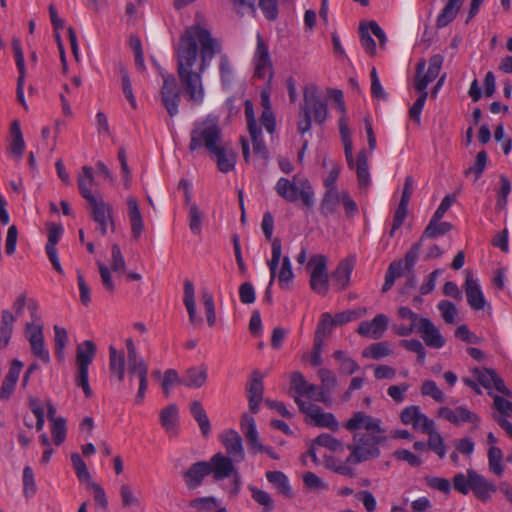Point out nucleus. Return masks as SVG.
<instances>
[{"instance_id":"nucleus-1","label":"nucleus","mask_w":512,"mask_h":512,"mask_svg":"<svg viewBox=\"0 0 512 512\" xmlns=\"http://www.w3.org/2000/svg\"><path fill=\"white\" fill-rule=\"evenodd\" d=\"M174 50L182 87L190 100L201 104L205 95L202 76L214 56L221 53V43L211 35L206 25L196 22L186 27Z\"/></svg>"},{"instance_id":"nucleus-2","label":"nucleus","mask_w":512,"mask_h":512,"mask_svg":"<svg viewBox=\"0 0 512 512\" xmlns=\"http://www.w3.org/2000/svg\"><path fill=\"white\" fill-rule=\"evenodd\" d=\"M453 486L456 491L463 495L472 492L480 501H490L497 492V486L485 476L473 469H467L466 475L457 473L453 478Z\"/></svg>"},{"instance_id":"nucleus-3","label":"nucleus","mask_w":512,"mask_h":512,"mask_svg":"<svg viewBox=\"0 0 512 512\" xmlns=\"http://www.w3.org/2000/svg\"><path fill=\"white\" fill-rule=\"evenodd\" d=\"M257 44L253 55L254 76L259 79H267V86L261 91L260 104L263 111L272 110L270 102V80L273 76V65L269 52V46L262 35L257 33Z\"/></svg>"},{"instance_id":"nucleus-4","label":"nucleus","mask_w":512,"mask_h":512,"mask_svg":"<svg viewBox=\"0 0 512 512\" xmlns=\"http://www.w3.org/2000/svg\"><path fill=\"white\" fill-rule=\"evenodd\" d=\"M276 193L288 202H296L301 199L306 207L315 204V193L309 180L300 175H295L290 180L281 177L275 185Z\"/></svg>"},{"instance_id":"nucleus-5","label":"nucleus","mask_w":512,"mask_h":512,"mask_svg":"<svg viewBox=\"0 0 512 512\" xmlns=\"http://www.w3.org/2000/svg\"><path fill=\"white\" fill-rule=\"evenodd\" d=\"M328 117L327 104L321 99L315 90H306L304 103L300 107L297 129L300 134H305L311 129L312 119L316 124H323Z\"/></svg>"},{"instance_id":"nucleus-6","label":"nucleus","mask_w":512,"mask_h":512,"mask_svg":"<svg viewBox=\"0 0 512 512\" xmlns=\"http://www.w3.org/2000/svg\"><path fill=\"white\" fill-rule=\"evenodd\" d=\"M190 136L189 150L192 152L205 148L211 153L221 145V130L217 120L210 116L196 122Z\"/></svg>"},{"instance_id":"nucleus-7","label":"nucleus","mask_w":512,"mask_h":512,"mask_svg":"<svg viewBox=\"0 0 512 512\" xmlns=\"http://www.w3.org/2000/svg\"><path fill=\"white\" fill-rule=\"evenodd\" d=\"M353 440L354 443L348 446L351 451L348 461L362 463L379 457L380 449L378 445L383 442L384 436L355 434Z\"/></svg>"},{"instance_id":"nucleus-8","label":"nucleus","mask_w":512,"mask_h":512,"mask_svg":"<svg viewBox=\"0 0 512 512\" xmlns=\"http://www.w3.org/2000/svg\"><path fill=\"white\" fill-rule=\"evenodd\" d=\"M96 354V346L90 340H85L77 346L76 364L78 375L76 384L83 389L86 397L92 396V389L88 380V368Z\"/></svg>"},{"instance_id":"nucleus-9","label":"nucleus","mask_w":512,"mask_h":512,"mask_svg":"<svg viewBox=\"0 0 512 512\" xmlns=\"http://www.w3.org/2000/svg\"><path fill=\"white\" fill-rule=\"evenodd\" d=\"M310 269V287L319 295L325 296L329 288L327 273V258L324 255H314L308 261Z\"/></svg>"},{"instance_id":"nucleus-10","label":"nucleus","mask_w":512,"mask_h":512,"mask_svg":"<svg viewBox=\"0 0 512 512\" xmlns=\"http://www.w3.org/2000/svg\"><path fill=\"white\" fill-rule=\"evenodd\" d=\"M444 62V57L441 54H435L429 59V66L427 72L424 73L426 62L421 60L416 66V79L415 89L419 93H427V86L434 81L440 73Z\"/></svg>"},{"instance_id":"nucleus-11","label":"nucleus","mask_w":512,"mask_h":512,"mask_svg":"<svg viewBox=\"0 0 512 512\" xmlns=\"http://www.w3.org/2000/svg\"><path fill=\"white\" fill-rule=\"evenodd\" d=\"M295 402L300 410L311 419L314 425L328 428L332 431L339 429V423L334 414L324 412L319 406L300 400L298 397L295 398Z\"/></svg>"},{"instance_id":"nucleus-12","label":"nucleus","mask_w":512,"mask_h":512,"mask_svg":"<svg viewBox=\"0 0 512 512\" xmlns=\"http://www.w3.org/2000/svg\"><path fill=\"white\" fill-rule=\"evenodd\" d=\"M344 427L352 432L357 430H365L360 435L383 436L385 429L381 427V420L366 414L365 412H355L352 417L344 424Z\"/></svg>"},{"instance_id":"nucleus-13","label":"nucleus","mask_w":512,"mask_h":512,"mask_svg":"<svg viewBox=\"0 0 512 512\" xmlns=\"http://www.w3.org/2000/svg\"><path fill=\"white\" fill-rule=\"evenodd\" d=\"M241 430L246 437L247 443L255 453H266L272 459L278 460L279 455L272 447L264 446L258 436L255 420L252 416L244 414L240 422Z\"/></svg>"},{"instance_id":"nucleus-14","label":"nucleus","mask_w":512,"mask_h":512,"mask_svg":"<svg viewBox=\"0 0 512 512\" xmlns=\"http://www.w3.org/2000/svg\"><path fill=\"white\" fill-rule=\"evenodd\" d=\"M163 85L161 87V100L171 117L178 114L180 93L176 79L172 74H162Z\"/></svg>"},{"instance_id":"nucleus-15","label":"nucleus","mask_w":512,"mask_h":512,"mask_svg":"<svg viewBox=\"0 0 512 512\" xmlns=\"http://www.w3.org/2000/svg\"><path fill=\"white\" fill-rule=\"evenodd\" d=\"M127 374L132 384L135 378L138 379L139 388L135 396V403L140 405L144 402L145 393L148 387V365L144 359L127 362Z\"/></svg>"},{"instance_id":"nucleus-16","label":"nucleus","mask_w":512,"mask_h":512,"mask_svg":"<svg viewBox=\"0 0 512 512\" xmlns=\"http://www.w3.org/2000/svg\"><path fill=\"white\" fill-rule=\"evenodd\" d=\"M88 202L91 206L93 220L98 224L101 235L107 234L109 226L114 231L112 206L102 198H95Z\"/></svg>"},{"instance_id":"nucleus-17","label":"nucleus","mask_w":512,"mask_h":512,"mask_svg":"<svg viewBox=\"0 0 512 512\" xmlns=\"http://www.w3.org/2000/svg\"><path fill=\"white\" fill-rule=\"evenodd\" d=\"M437 415L456 426H460L468 422L478 425L480 422V417L465 406H457L454 409L442 406L438 409Z\"/></svg>"},{"instance_id":"nucleus-18","label":"nucleus","mask_w":512,"mask_h":512,"mask_svg":"<svg viewBox=\"0 0 512 512\" xmlns=\"http://www.w3.org/2000/svg\"><path fill=\"white\" fill-rule=\"evenodd\" d=\"M206 462L210 468V474L213 475L215 481L224 480L238 472L234 466L235 461L220 452L214 454Z\"/></svg>"},{"instance_id":"nucleus-19","label":"nucleus","mask_w":512,"mask_h":512,"mask_svg":"<svg viewBox=\"0 0 512 512\" xmlns=\"http://www.w3.org/2000/svg\"><path fill=\"white\" fill-rule=\"evenodd\" d=\"M417 333L425 345L430 348L441 349L446 344V339L441 334L439 328L429 318L425 317L419 322Z\"/></svg>"},{"instance_id":"nucleus-20","label":"nucleus","mask_w":512,"mask_h":512,"mask_svg":"<svg viewBox=\"0 0 512 512\" xmlns=\"http://www.w3.org/2000/svg\"><path fill=\"white\" fill-rule=\"evenodd\" d=\"M25 335L31 345L34 356L44 363L50 362L49 351L45 348L43 326L42 325H26Z\"/></svg>"},{"instance_id":"nucleus-21","label":"nucleus","mask_w":512,"mask_h":512,"mask_svg":"<svg viewBox=\"0 0 512 512\" xmlns=\"http://www.w3.org/2000/svg\"><path fill=\"white\" fill-rule=\"evenodd\" d=\"M228 457L235 462H242L245 459V451L240 434L235 430H226L219 436Z\"/></svg>"},{"instance_id":"nucleus-22","label":"nucleus","mask_w":512,"mask_h":512,"mask_svg":"<svg viewBox=\"0 0 512 512\" xmlns=\"http://www.w3.org/2000/svg\"><path fill=\"white\" fill-rule=\"evenodd\" d=\"M400 419L403 424L411 425L413 429L422 433L431 428L434 423V420L428 418L416 405L405 407L400 413Z\"/></svg>"},{"instance_id":"nucleus-23","label":"nucleus","mask_w":512,"mask_h":512,"mask_svg":"<svg viewBox=\"0 0 512 512\" xmlns=\"http://www.w3.org/2000/svg\"><path fill=\"white\" fill-rule=\"evenodd\" d=\"M389 319L385 314H377L370 321H362L357 329L358 334L374 340L383 337L388 328Z\"/></svg>"},{"instance_id":"nucleus-24","label":"nucleus","mask_w":512,"mask_h":512,"mask_svg":"<svg viewBox=\"0 0 512 512\" xmlns=\"http://www.w3.org/2000/svg\"><path fill=\"white\" fill-rule=\"evenodd\" d=\"M355 262L356 258L354 256H349L340 261L331 276L332 284L336 290L342 291L349 286Z\"/></svg>"},{"instance_id":"nucleus-25","label":"nucleus","mask_w":512,"mask_h":512,"mask_svg":"<svg viewBox=\"0 0 512 512\" xmlns=\"http://www.w3.org/2000/svg\"><path fill=\"white\" fill-rule=\"evenodd\" d=\"M465 293L467 302L470 307L474 310H481L485 307L486 300L480 284L473 274L470 272L466 273L465 279Z\"/></svg>"},{"instance_id":"nucleus-26","label":"nucleus","mask_w":512,"mask_h":512,"mask_svg":"<svg viewBox=\"0 0 512 512\" xmlns=\"http://www.w3.org/2000/svg\"><path fill=\"white\" fill-rule=\"evenodd\" d=\"M210 475V468L206 461L193 463L184 473L183 477L188 489H196L202 485L206 476Z\"/></svg>"},{"instance_id":"nucleus-27","label":"nucleus","mask_w":512,"mask_h":512,"mask_svg":"<svg viewBox=\"0 0 512 512\" xmlns=\"http://www.w3.org/2000/svg\"><path fill=\"white\" fill-rule=\"evenodd\" d=\"M263 376L259 371H253L251 379L247 384V394L249 408L253 413H257L259 405L263 399Z\"/></svg>"},{"instance_id":"nucleus-28","label":"nucleus","mask_w":512,"mask_h":512,"mask_svg":"<svg viewBox=\"0 0 512 512\" xmlns=\"http://www.w3.org/2000/svg\"><path fill=\"white\" fill-rule=\"evenodd\" d=\"M127 215L131 226V234L134 239L140 238L144 232L145 225L139 203L134 196L127 198Z\"/></svg>"},{"instance_id":"nucleus-29","label":"nucleus","mask_w":512,"mask_h":512,"mask_svg":"<svg viewBox=\"0 0 512 512\" xmlns=\"http://www.w3.org/2000/svg\"><path fill=\"white\" fill-rule=\"evenodd\" d=\"M464 0H445L444 7L436 18V27L444 28L448 26L458 15Z\"/></svg>"},{"instance_id":"nucleus-30","label":"nucleus","mask_w":512,"mask_h":512,"mask_svg":"<svg viewBox=\"0 0 512 512\" xmlns=\"http://www.w3.org/2000/svg\"><path fill=\"white\" fill-rule=\"evenodd\" d=\"M211 153L215 156L217 167L221 172L228 173L235 168L236 154L233 150L220 145Z\"/></svg>"},{"instance_id":"nucleus-31","label":"nucleus","mask_w":512,"mask_h":512,"mask_svg":"<svg viewBox=\"0 0 512 512\" xmlns=\"http://www.w3.org/2000/svg\"><path fill=\"white\" fill-rule=\"evenodd\" d=\"M78 188L83 198L87 201L93 200L96 197L92 193V186L95 184V178L93 176V170L89 166L82 167L80 174L78 175Z\"/></svg>"},{"instance_id":"nucleus-32","label":"nucleus","mask_w":512,"mask_h":512,"mask_svg":"<svg viewBox=\"0 0 512 512\" xmlns=\"http://www.w3.org/2000/svg\"><path fill=\"white\" fill-rule=\"evenodd\" d=\"M352 169L356 170L359 186L361 188H366L370 183L368 154L366 150L362 149L358 152L357 159L356 161L354 160Z\"/></svg>"},{"instance_id":"nucleus-33","label":"nucleus","mask_w":512,"mask_h":512,"mask_svg":"<svg viewBox=\"0 0 512 512\" xmlns=\"http://www.w3.org/2000/svg\"><path fill=\"white\" fill-rule=\"evenodd\" d=\"M207 380V368L205 366L191 367L183 375V385L196 389L202 387Z\"/></svg>"},{"instance_id":"nucleus-34","label":"nucleus","mask_w":512,"mask_h":512,"mask_svg":"<svg viewBox=\"0 0 512 512\" xmlns=\"http://www.w3.org/2000/svg\"><path fill=\"white\" fill-rule=\"evenodd\" d=\"M183 302L186 306L188 315H189V321L195 325L197 323L201 322V319L197 317L196 312V304H195V290L193 283L186 279L184 281V297Z\"/></svg>"},{"instance_id":"nucleus-35","label":"nucleus","mask_w":512,"mask_h":512,"mask_svg":"<svg viewBox=\"0 0 512 512\" xmlns=\"http://www.w3.org/2000/svg\"><path fill=\"white\" fill-rule=\"evenodd\" d=\"M160 422L165 431L175 435L178 425V408L175 404H170L160 412Z\"/></svg>"},{"instance_id":"nucleus-36","label":"nucleus","mask_w":512,"mask_h":512,"mask_svg":"<svg viewBox=\"0 0 512 512\" xmlns=\"http://www.w3.org/2000/svg\"><path fill=\"white\" fill-rule=\"evenodd\" d=\"M424 434L428 435V448L438 455L439 458H444L446 455V446L441 434L436 430L435 422L431 428L424 430Z\"/></svg>"},{"instance_id":"nucleus-37","label":"nucleus","mask_w":512,"mask_h":512,"mask_svg":"<svg viewBox=\"0 0 512 512\" xmlns=\"http://www.w3.org/2000/svg\"><path fill=\"white\" fill-rule=\"evenodd\" d=\"M14 322V314L9 310H4L2 312L0 325V349L5 348L9 344L13 333Z\"/></svg>"},{"instance_id":"nucleus-38","label":"nucleus","mask_w":512,"mask_h":512,"mask_svg":"<svg viewBox=\"0 0 512 512\" xmlns=\"http://www.w3.org/2000/svg\"><path fill=\"white\" fill-rule=\"evenodd\" d=\"M341 202V193L337 188L326 189L322 198L320 210L325 216L333 214Z\"/></svg>"},{"instance_id":"nucleus-39","label":"nucleus","mask_w":512,"mask_h":512,"mask_svg":"<svg viewBox=\"0 0 512 512\" xmlns=\"http://www.w3.org/2000/svg\"><path fill=\"white\" fill-rule=\"evenodd\" d=\"M109 368L119 381L125 377V358L122 352H118L114 346L109 347Z\"/></svg>"},{"instance_id":"nucleus-40","label":"nucleus","mask_w":512,"mask_h":512,"mask_svg":"<svg viewBox=\"0 0 512 512\" xmlns=\"http://www.w3.org/2000/svg\"><path fill=\"white\" fill-rule=\"evenodd\" d=\"M266 479L277 487L279 492L288 498L292 497V489L288 477L281 471H267Z\"/></svg>"},{"instance_id":"nucleus-41","label":"nucleus","mask_w":512,"mask_h":512,"mask_svg":"<svg viewBox=\"0 0 512 512\" xmlns=\"http://www.w3.org/2000/svg\"><path fill=\"white\" fill-rule=\"evenodd\" d=\"M487 458L489 471L498 477L502 476L505 470L502 450L499 447H489Z\"/></svg>"},{"instance_id":"nucleus-42","label":"nucleus","mask_w":512,"mask_h":512,"mask_svg":"<svg viewBox=\"0 0 512 512\" xmlns=\"http://www.w3.org/2000/svg\"><path fill=\"white\" fill-rule=\"evenodd\" d=\"M282 245L279 238H275L271 243V259L268 261L270 271L269 286H271L276 278L277 269L281 260Z\"/></svg>"},{"instance_id":"nucleus-43","label":"nucleus","mask_w":512,"mask_h":512,"mask_svg":"<svg viewBox=\"0 0 512 512\" xmlns=\"http://www.w3.org/2000/svg\"><path fill=\"white\" fill-rule=\"evenodd\" d=\"M452 229L449 222H441L440 219L431 218L429 224L425 228L421 239L435 238L437 236L445 235Z\"/></svg>"},{"instance_id":"nucleus-44","label":"nucleus","mask_w":512,"mask_h":512,"mask_svg":"<svg viewBox=\"0 0 512 512\" xmlns=\"http://www.w3.org/2000/svg\"><path fill=\"white\" fill-rule=\"evenodd\" d=\"M190 412L197 421L203 435H208L211 429L210 421L202 406L198 401H193L190 405Z\"/></svg>"},{"instance_id":"nucleus-45","label":"nucleus","mask_w":512,"mask_h":512,"mask_svg":"<svg viewBox=\"0 0 512 512\" xmlns=\"http://www.w3.org/2000/svg\"><path fill=\"white\" fill-rule=\"evenodd\" d=\"M393 351L388 342L373 343L362 352L363 357L379 360L392 355Z\"/></svg>"},{"instance_id":"nucleus-46","label":"nucleus","mask_w":512,"mask_h":512,"mask_svg":"<svg viewBox=\"0 0 512 512\" xmlns=\"http://www.w3.org/2000/svg\"><path fill=\"white\" fill-rule=\"evenodd\" d=\"M11 143L10 150L13 154L21 156L25 150V142L21 132L20 124L17 120L13 121L11 125Z\"/></svg>"},{"instance_id":"nucleus-47","label":"nucleus","mask_w":512,"mask_h":512,"mask_svg":"<svg viewBox=\"0 0 512 512\" xmlns=\"http://www.w3.org/2000/svg\"><path fill=\"white\" fill-rule=\"evenodd\" d=\"M219 71L223 86H229L234 79V68L226 54H222L219 58Z\"/></svg>"},{"instance_id":"nucleus-48","label":"nucleus","mask_w":512,"mask_h":512,"mask_svg":"<svg viewBox=\"0 0 512 512\" xmlns=\"http://www.w3.org/2000/svg\"><path fill=\"white\" fill-rule=\"evenodd\" d=\"M333 326L336 325L331 314L328 312L323 313L321 315L320 322L318 323L314 339H319L323 343L324 338L331 333Z\"/></svg>"},{"instance_id":"nucleus-49","label":"nucleus","mask_w":512,"mask_h":512,"mask_svg":"<svg viewBox=\"0 0 512 512\" xmlns=\"http://www.w3.org/2000/svg\"><path fill=\"white\" fill-rule=\"evenodd\" d=\"M400 346L404 349L414 352L417 355V361L420 364L425 363L426 349L424 344L418 339H403L400 341Z\"/></svg>"},{"instance_id":"nucleus-50","label":"nucleus","mask_w":512,"mask_h":512,"mask_svg":"<svg viewBox=\"0 0 512 512\" xmlns=\"http://www.w3.org/2000/svg\"><path fill=\"white\" fill-rule=\"evenodd\" d=\"M276 276L278 277V282L281 288H287L291 281L293 280L294 273L292 270L290 258L288 256H285L282 259L280 271Z\"/></svg>"},{"instance_id":"nucleus-51","label":"nucleus","mask_w":512,"mask_h":512,"mask_svg":"<svg viewBox=\"0 0 512 512\" xmlns=\"http://www.w3.org/2000/svg\"><path fill=\"white\" fill-rule=\"evenodd\" d=\"M119 493L121 497V503L124 508H130L133 506L140 505V499L135 495L131 485L123 483L120 485Z\"/></svg>"},{"instance_id":"nucleus-52","label":"nucleus","mask_w":512,"mask_h":512,"mask_svg":"<svg viewBox=\"0 0 512 512\" xmlns=\"http://www.w3.org/2000/svg\"><path fill=\"white\" fill-rule=\"evenodd\" d=\"M421 394L431 397L436 402H444L445 395L435 381L425 380L421 385Z\"/></svg>"},{"instance_id":"nucleus-53","label":"nucleus","mask_w":512,"mask_h":512,"mask_svg":"<svg viewBox=\"0 0 512 512\" xmlns=\"http://www.w3.org/2000/svg\"><path fill=\"white\" fill-rule=\"evenodd\" d=\"M252 145H253V152L256 156L262 159L268 158V150L266 148L265 143L263 142L261 138V128H257L254 130H249Z\"/></svg>"},{"instance_id":"nucleus-54","label":"nucleus","mask_w":512,"mask_h":512,"mask_svg":"<svg viewBox=\"0 0 512 512\" xmlns=\"http://www.w3.org/2000/svg\"><path fill=\"white\" fill-rule=\"evenodd\" d=\"M341 140L344 146V153L349 168H353L354 157H353V144L351 139V132L349 127L339 129Z\"/></svg>"},{"instance_id":"nucleus-55","label":"nucleus","mask_w":512,"mask_h":512,"mask_svg":"<svg viewBox=\"0 0 512 512\" xmlns=\"http://www.w3.org/2000/svg\"><path fill=\"white\" fill-rule=\"evenodd\" d=\"M437 308L440 311L443 320L447 324L455 323L458 311L456 306L452 302L448 300H441L437 304Z\"/></svg>"},{"instance_id":"nucleus-56","label":"nucleus","mask_w":512,"mask_h":512,"mask_svg":"<svg viewBox=\"0 0 512 512\" xmlns=\"http://www.w3.org/2000/svg\"><path fill=\"white\" fill-rule=\"evenodd\" d=\"M178 384H183V376L180 377L178 372L174 369L166 370L162 380L164 394L168 397L172 387Z\"/></svg>"},{"instance_id":"nucleus-57","label":"nucleus","mask_w":512,"mask_h":512,"mask_svg":"<svg viewBox=\"0 0 512 512\" xmlns=\"http://www.w3.org/2000/svg\"><path fill=\"white\" fill-rule=\"evenodd\" d=\"M248 489L250 490L251 496L255 502L263 506L267 511L273 508V500L269 493L253 485H249Z\"/></svg>"},{"instance_id":"nucleus-58","label":"nucleus","mask_w":512,"mask_h":512,"mask_svg":"<svg viewBox=\"0 0 512 512\" xmlns=\"http://www.w3.org/2000/svg\"><path fill=\"white\" fill-rule=\"evenodd\" d=\"M487 160H488L487 153L484 150L480 151L475 158L474 165L469 167L465 171L466 175L473 174L475 181H477L481 177V175L486 167Z\"/></svg>"},{"instance_id":"nucleus-59","label":"nucleus","mask_w":512,"mask_h":512,"mask_svg":"<svg viewBox=\"0 0 512 512\" xmlns=\"http://www.w3.org/2000/svg\"><path fill=\"white\" fill-rule=\"evenodd\" d=\"M315 443L317 445L323 446L333 452L341 451L343 449L342 442L340 440H338L337 438H335L334 436L327 434V433L320 434L315 439Z\"/></svg>"},{"instance_id":"nucleus-60","label":"nucleus","mask_w":512,"mask_h":512,"mask_svg":"<svg viewBox=\"0 0 512 512\" xmlns=\"http://www.w3.org/2000/svg\"><path fill=\"white\" fill-rule=\"evenodd\" d=\"M51 424L53 442L55 445L59 446L66 439V421L64 418L60 417L58 420H55Z\"/></svg>"},{"instance_id":"nucleus-61","label":"nucleus","mask_w":512,"mask_h":512,"mask_svg":"<svg viewBox=\"0 0 512 512\" xmlns=\"http://www.w3.org/2000/svg\"><path fill=\"white\" fill-rule=\"evenodd\" d=\"M218 505V500L213 496L196 498L190 502V506L197 511H212L217 508Z\"/></svg>"},{"instance_id":"nucleus-62","label":"nucleus","mask_w":512,"mask_h":512,"mask_svg":"<svg viewBox=\"0 0 512 512\" xmlns=\"http://www.w3.org/2000/svg\"><path fill=\"white\" fill-rule=\"evenodd\" d=\"M408 205L409 204L407 203L399 202V205L395 210L392 227L389 232L390 237L394 236L395 232L402 226L404 220L406 219Z\"/></svg>"},{"instance_id":"nucleus-63","label":"nucleus","mask_w":512,"mask_h":512,"mask_svg":"<svg viewBox=\"0 0 512 512\" xmlns=\"http://www.w3.org/2000/svg\"><path fill=\"white\" fill-rule=\"evenodd\" d=\"M36 490L33 470L30 466H26L23 470V493L26 497H31Z\"/></svg>"},{"instance_id":"nucleus-64","label":"nucleus","mask_w":512,"mask_h":512,"mask_svg":"<svg viewBox=\"0 0 512 512\" xmlns=\"http://www.w3.org/2000/svg\"><path fill=\"white\" fill-rule=\"evenodd\" d=\"M360 42L365 51L370 55H375L376 53V43L374 39L370 35V30L368 26L363 24L360 25Z\"/></svg>"}]
</instances>
